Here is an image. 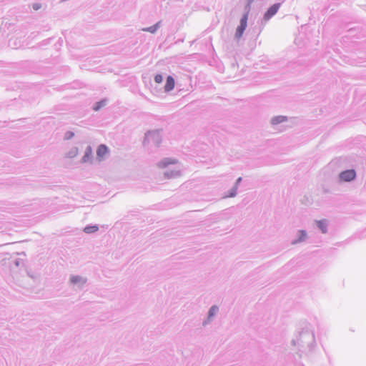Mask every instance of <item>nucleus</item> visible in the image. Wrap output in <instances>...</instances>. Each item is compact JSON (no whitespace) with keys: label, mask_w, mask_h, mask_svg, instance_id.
I'll return each instance as SVG.
<instances>
[{"label":"nucleus","mask_w":366,"mask_h":366,"mask_svg":"<svg viewBox=\"0 0 366 366\" xmlns=\"http://www.w3.org/2000/svg\"><path fill=\"white\" fill-rule=\"evenodd\" d=\"M356 177V173L353 169H349L340 173V178L342 181L350 182L353 180Z\"/></svg>","instance_id":"obj_1"},{"label":"nucleus","mask_w":366,"mask_h":366,"mask_svg":"<svg viewBox=\"0 0 366 366\" xmlns=\"http://www.w3.org/2000/svg\"><path fill=\"white\" fill-rule=\"evenodd\" d=\"M247 14H245L240 21V25L237 27V31H236V36L237 38H240L244 31L245 30L247 27Z\"/></svg>","instance_id":"obj_2"},{"label":"nucleus","mask_w":366,"mask_h":366,"mask_svg":"<svg viewBox=\"0 0 366 366\" xmlns=\"http://www.w3.org/2000/svg\"><path fill=\"white\" fill-rule=\"evenodd\" d=\"M280 8V4H273L272 6H270L268 10L267 11V12L264 14V19L265 20H268L272 16H273L278 11Z\"/></svg>","instance_id":"obj_3"},{"label":"nucleus","mask_w":366,"mask_h":366,"mask_svg":"<svg viewBox=\"0 0 366 366\" xmlns=\"http://www.w3.org/2000/svg\"><path fill=\"white\" fill-rule=\"evenodd\" d=\"M108 147L104 144H101L97 150V155L99 159H103L108 154Z\"/></svg>","instance_id":"obj_4"},{"label":"nucleus","mask_w":366,"mask_h":366,"mask_svg":"<svg viewBox=\"0 0 366 366\" xmlns=\"http://www.w3.org/2000/svg\"><path fill=\"white\" fill-rule=\"evenodd\" d=\"M174 79L169 76L167 78V81H166V84L164 86V89L165 91L167 92H169L171 90H172L174 87Z\"/></svg>","instance_id":"obj_5"},{"label":"nucleus","mask_w":366,"mask_h":366,"mask_svg":"<svg viewBox=\"0 0 366 366\" xmlns=\"http://www.w3.org/2000/svg\"><path fill=\"white\" fill-rule=\"evenodd\" d=\"M99 229V227L97 225H94V226H88V227H86L84 229V231L86 232V233H94L97 231H98Z\"/></svg>","instance_id":"obj_6"},{"label":"nucleus","mask_w":366,"mask_h":366,"mask_svg":"<svg viewBox=\"0 0 366 366\" xmlns=\"http://www.w3.org/2000/svg\"><path fill=\"white\" fill-rule=\"evenodd\" d=\"M177 161L175 159H166L160 162L159 166L162 167H164L169 164H175Z\"/></svg>","instance_id":"obj_7"},{"label":"nucleus","mask_w":366,"mask_h":366,"mask_svg":"<svg viewBox=\"0 0 366 366\" xmlns=\"http://www.w3.org/2000/svg\"><path fill=\"white\" fill-rule=\"evenodd\" d=\"M285 120H286V117H285L279 116V117H276L273 118L272 119V123L273 124H277L281 123V122H284Z\"/></svg>","instance_id":"obj_8"},{"label":"nucleus","mask_w":366,"mask_h":366,"mask_svg":"<svg viewBox=\"0 0 366 366\" xmlns=\"http://www.w3.org/2000/svg\"><path fill=\"white\" fill-rule=\"evenodd\" d=\"M92 154V147H88L86 150V152H85V155L84 157V161H86V159H89Z\"/></svg>","instance_id":"obj_9"},{"label":"nucleus","mask_w":366,"mask_h":366,"mask_svg":"<svg viewBox=\"0 0 366 366\" xmlns=\"http://www.w3.org/2000/svg\"><path fill=\"white\" fill-rule=\"evenodd\" d=\"M106 104V102L104 100L99 102L96 104L95 107H94V109L95 111H98L100 108L104 107Z\"/></svg>","instance_id":"obj_10"},{"label":"nucleus","mask_w":366,"mask_h":366,"mask_svg":"<svg viewBox=\"0 0 366 366\" xmlns=\"http://www.w3.org/2000/svg\"><path fill=\"white\" fill-rule=\"evenodd\" d=\"M318 226L323 232H326V223L324 221H320L318 222Z\"/></svg>","instance_id":"obj_11"},{"label":"nucleus","mask_w":366,"mask_h":366,"mask_svg":"<svg viewBox=\"0 0 366 366\" xmlns=\"http://www.w3.org/2000/svg\"><path fill=\"white\" fill-rule=\"evenodd\" d=\"M218 308L216 306H213L211 307L209 310V316H213L217 311Z\"/></svg>","instance_id":"obj_12"},{"label":"nucleus","mask_w":366,"mask_h":366,"mask_svg":"<svg viewBox=\"0 0 366 366\" xmlns=\"http://www.w3.org/2000/svg\"><path fill=\"white\" fill-rule=\"evenodd\" d=\"M154 80L157 83H161L162 81V76L160 74H157L154 77Z\"/></svg>","instance_id":"obj_13"},{"label":"nucleus","mask_w":366,"mask_h":366,"mask_svg":"<svg viewBox=\"0 0 366 366\" xmlns=\"http://www.w3.org/2000/svg\"><path fill=\"white\" fill-rule=\"evenodd\" d=\"M40 8H41V4H34L33 5V9L35 10H38Z\"/></svg>","instance_id":"obj_14"},{"label":"nucleus","mask_w":366,"mask_h":366,"mask_svg":"<svg viewBox=\"0 0 366 366\" xmlns=\"http://www.w3.org/2000/svg\"><path fill=\"white\" fill-rule=\"evenodd\" d=\"M79 281V277H73L71 278V282H74V283H76Z\"/></svg>","instance_id":"obj_15"},{"label":"nucleus","mask_w":366,"mask_h":366,"mask_svg":"<svg viewBox=\"0 0 366 366\" xmlns=\"http://www.w3.org/2000/svg\"><path fill=\"white\" fill-rule=\"evenodd\" d=\"M144 31H149L150 32H154L156 29H153V28H149V29H144Z\"/></svg>","instance_id":"obj_16"},{"label":"nucleus","mask_w":366,"mask_h":366,"mask_svg":"<svg viewBox=\"0 0 366 366\" xmlns=\"http://www.w3.org/2000/svg\"><path fill=\"white\" fill-rule=\"evenodd\" d=\"M253 0H248L249 2H252Z\"/></svg>","instance_id":"obj_17"}]
</instances>
